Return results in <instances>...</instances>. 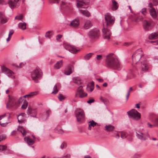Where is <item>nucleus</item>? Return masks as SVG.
<instances>
[{"label":"nucleus","mask_w":158,"mask_h":158,"mask_svg":"<svg viewBox=\"0 0 158 158\" xmlns=\"http://www.w3.org/2000/svg\"><path fill=\"white\" fill-rule=\"evenodd\" d=\"M148 127L150 128H153L156 127L155 124L154 123L153 124H151L149 123H147Z\"/></svg>","instance_id":"obj_45"},{"label":"nucleus","mask_w":158,"mask_h":158,"mask_svg":"<svg viewBox=\"0 0 158 158\" xmlns=\"http://www.w3.org/2000/svg\"><path fill=\"white\" fill-rule=\"evenodd\" d=\"M94 102V100L93 99H89V101H87V102L88 104H90L91 103Z\"/></svg>","instance_id":"obj_53"},{"label":"nucleus","mask_w":158,"mask_h":158,"mask_svg":"<svg viewBox=\"0 0 158 158\" xmlns=\"http://www.w3.org/2000/svg\"><path fill=\"white\" fill-rule=\"evenodd\" d=\"M58 90L57 88V87L56 85H55L53 88V91L52 92V93L56 94L58 92Z\"/></svg>","instance_id":"obj_40"},{"label":"nucleus","mask_w":158,"mask_h":158,"mask_svg":"<svg viewBox=\"0 0 158 158\" xmlns=\"http://www.w3.org/2000/svg\"><path fill=\"white\" fill-rule=\"evenodd\" d=\"M62 35H58L56 36V40H58L59 39H60L62 37Z\"/></svg>","instance_id":"obj_58"},{"label":"nucleus","mask_w":158,"mask_h":158,"mask_svg":"<svg viewBox=\"0 0 158 158\" xmlns=\"http://www.w3.org/2000/svg\"><path fill=\"white\" fill-rule=\"evenodd\" d=\"M153 123L155 124L156 127H158V118H156L154 121Z\"/></svg>","instance_id":"obj_52"},{"label":"nucleus","mask_w":158,"mask_h":158,"mask_svg":"<svg viewBox=\"0 0 158 158\" xmlns=\"http://www.w3.org/2000/svg\"><path fill=\"white\" fill-rule=\"evenodd\" d=\"M5 136L3 135H0V142L2 141L3 139H5Z\"/></svg>","instance_id":"obj_55"},{"label":"nucleus","mask_w":158,"mask_h":158,"mask_svg":"<svg viewBox=\"0 0 158 158\" xmlns=\"http://www.w3.org/2000/svg\"><path fill=\"white\" fill-rule=\"evenodd\" d=\"M94 82L93 81H92L91 83H89L87 85V91L92 92L94 89Z\"/></svg>","instance_id":"obj_20"},{"label":"nucleus","mask_w":158,"mask_h":158,"mask_svg":"<svg viewBox=\"0 0 158 158\" xmlns=\"http://www.w3.org/2000/svg\"><path fill=\"white\" fill-rule=\"evenodd\" d=\"M25 114H20L18 116V121L19 123H25L26 122V120L24 119V116Z\"/></svg>","instance_id":"obj_23"},{"label":"nucleus","mask_w":158,"mask_h":158,"mask_svg":"<svg viewBox=\"0 0 158 158\" xmlns=\"http://www.w3.org/2000/svg\"><path fill=\"white\" fill-rule=\"evenodd\" d=\"M63 62L62 60H60L58 61L54 65V68L56 69H60L62 66Z\"/></svg>","instance_id":"obj_25"},{"label":"nucleus","mask_w":158,"mask_h":158,"mask_svg":"<svg viewBox=\"0 0 158 158\" xmlns=\"http://www.w3.org/2000/svg\"><path fill=\"white\" fill-rule=\"evenodd\" d=\"M70 5L69 4L65 3L64 2H62L60 5V6L62 8H65L68 9H70Z\"/></svg>","instance_id":"obj_35"},{"label":"nucleus","mask_w":158,"mask_h":158,"mask_svg":"<svg viewBox=\"0 0 158 158\" xmlns=\"http://www.w3.org/2000/svg\"><path fill=\"white\" fill-rule=\"evenodd\" d=\"M121 137L122 139H124L126 138L127 137L126 133L124 132H121Z\"/></svg>","instance_id":"obj_47"},{"label":"nucleus","mask_w":158,"mask_h":158,"mask_svg":"<svg viewBox=\"0 0 158 158\" xmlns=\"http://www.w3.org/2000/svg\"><path fill=\"white\" fill-rule=\"evenodd\" d=\"M73 65H69L65 69L64 72V74L66 75H69L73 72Z\"/></svg>","instance_id":"obj_15"},{"label":"nucleus","mask_w":158,"mask_h":158,"mask_svg":"<svg viewBox=\"0 0 158 158\" xmlns=\"http://www.w3.org/2000/svg\"><path fill=\"white\" fill-rule=\"evenodd\" d=\"M75 114L76 116V117L77 121L78 122V121H79V115H78L79 114V110L78 109H77L76 110L75 112Z\"/></svg>","instance_id":"obj_43"},{"label":"nucleus","mask_w":158,"mask_h":158,"mask_svg":"<svg viewBox=\"0 0 158 158\" xmlns=\"http://www.w3.org/2000/svg\"><path fill=\"white\" fill-rule=\"evenodd\" d=\"M99 35V31L96 29H93L88 33L89 37L91 39H94L98 37Z\"/></svg>","instance_id":"obj_9"},{"label":"nucleus","mask_w":158,"mask_h":158,"mask_svg":"<svg viewBox=\"0 0 158 158\" xmlns=\"http://www.w3.org/2000/svg\"><path fill=\"white\" fill-rule=\"evenodd\" d=\"M81 88V86H80V98H83L86 97L87 95V94L84 92L83 90Z\"/></svg>","instance_id":"obj_32"},{"label":"nucleus","mask_w":158,"mask_h":158,"mask_svg":"<svg viewBox=\"0 0 158 158\" xmlns=\"http://www.w3.org/2000/svg\"><path fill=\"white\" fill-rule=\"evenodd\" d=\"M58 133L59 134H63L64 133V131L61 129H59L58 130Z\"/></svg>","instance_id":"obj_54"},{"label":"nucleus","mask_w":158,"mask_h":158,"mask_svg":"<svg viewBox=\"0 0 158 158\" xmlns=\"http://www.w3.org/2000/svg\"><path fill=\"white\" fill-rule=\"evenodd\" d=\"M130 95V94H129V92H127V94L126 95V101L128 100Z\"/></svg>","instance_id":"obj_63"},{"label":"nucleus","mask_w":158,"mask_h":158,"mask_svg":"<svg viewBox=\"0 0 158 158\" xmlns=\"http://www.w3.org/2000/svg\"><path fill=\"white\" fill-rule=\"evenodd\" d=\"M79 87H78L77 89V93L75 95V97H77L78 96V95H79Z\"/></svg>","instance_id":"obj_60"},{"label":"nucleus","mask_w":158,"mask_h":158,"mask_svg":"<svg viewBox=\"0 0 158 158\" xmlns=\"http://www.w3.org/2000/svg\"><path fill=\"white\" fill-rule=\"evenodd\" d=\"M23 17V15H21L19 16H17L15 18V19H17L19 20H21L22 19Z\"/></svg>","instance_id":"obj_46"},{"label":"nucleus","mask_w":158,"mask_h":158,"mask_svg":"<svg viewBox=\"0 0 158 158\" xmlns=\"http://www.w3.org/2000/svg\"><path fill=\"white\" fill-rule=\"evenodd\" d=\"M73 82L77 85H78L79 82V78L77 77H74L73 79Z\"/></svg>","instance_id":"obj_41"},{"label":"nucleus","mask_w":158,"mask_h":158,"mask_svg":"<svg viewBox=\"0 0 158 158\" xmlns=\"http://www.w3.org/2000/svg\"><path fill=\"white\" fill-rule=\"evenodd\" d=\"M93 24L91 21L89 20H87L85 22L83 27L85 29H88L91 28Z\"/></svg>","instance_id":"obj_18"},{"label":"nucleus","mask_w":158,"mask_h":158,"mask_svg":"<svg viewBox=\"0 0 158 158\" xmlns=\"http://www.w3.org/2000/svg\"><path fill=\"white\" fill-rule=\"evenodd\" d=\"M17 129L19 131H20L21 133L23 136L26 135L27 132L23 127L19 126L18 127Z\"/></svg>","instance_id":"obj_24"},{"label":"nucleus","mask_w":158,"mask_h":158,"mask_svg":"<svg viewBox=\"0 0 158 158\" xmlns=\"http://www.w3.org/2000/svg\"><path fill=\"white\" fill-rule=\"evenodd\" d=\"M58 98L60 101H62L65 99V97L62 94H60L58 96Z\"/></svg>","instance_id":"obj_37"},{"label":"nucleus","mask_w":158,"mask_h":158,"mask_svg":"<svg viewBox=\"0 0 158 158\" xmlns=\"http://www.w3.org/2000/svg\"><path fill=\"white\" fill-rule=\"evenodd\" d=\"M143 28L145 31H148L150 30L151 28L150 27L151 23L147 20H144L143 21Z\"/></svg>","instance_id":"obj_16"},{"label":"nucleus","mask_w":158,"mask_h":158,"mask_svg":"<svg viewBox=\"0 0 158 158\" xmlns=\"http://www.w3.org/2000/svg\"><path fill=\"white\" fill-rule=\"evenodd\" d=\"M136 135L139 139L143 140H145L146 139V137L142 133H140L139 134H137Z\"/></svg>","instance_id":"obj_36"},{"label":"nucleus","mask_w":158,"mask_h":158,"mask_svg":"<svg viewBox=\"0 0 158 158\" xmlns=\"http://www.w3.org/2000/svg\"><path fill=\"white\" fill-rule=\"evenodd\" d=\"M7 147L4 145H0V151H3L6 150Z\"/></svg>","instance_id":"obj_48"},{"label":"nucleus","mask_w":158,"mask_h":158,"mask_svg":"<svg viewBox=\"0 0 158 158\" xmlns=\"http://www.w3.org/2000/svg\"><path fill=\"white\" fill-rule=\"evenodd\" d=\"M7 19L4 13L0 12V22L1 24H4L6 23Z\"/></svg>","instance_id":"obj_17"},{"label":"nucleus","mask_w":158,"mask_h":158,"mask_svg":"<svg viewBox=\"0 0 158 158\" xmlns=\"http://www.w3.org/2000/svg\"><path fill=\"white\" fill-rule=\"evenodd\" d=\"M85 117V114L84 110L80 109V121L81 120H84Z\"/></svg>","instance_id":"obj_31"},{"label":"nucleus","mask_w":158,"mask_h":158,"mask_svg":"<svg viewBox=\"0 0 158 158\" xmlns=\"http://www.w3.org/2000/svg\"><path fill=\"white\" fill-rule=\"evenodd\" d=\"M96 58L98 60H101L102 58V56L101 55H97Z\"/></svg>","instance_id":"obj_50"},{"label":"nucleus","mask_w":158,"mask_h":158,"mask_svg":"<svg viewBox=\"0 0 158 158\" xmlns=\"http://www.w3.org/2000/svg\"><path fill=\"white\" fill-rule=\"evenodd\" d=\"M50 31H48L45 34L46 37L49 38H50L51 36L50 35Z\"/></svg>","instance_id":"obj_51"},{"label":"nucleus","mask_w":158,"mask_h":158,"mask_svg":"<svg viewBox=\"0 0 158 158\" xmlns=\"http://www.w3.org/2000/svg\"><path fill=\"white\" fill-rule=\"evenodd\" d=\"M106 66L113 69H119L121 68L120 63L117 57L113 53L107 55L105 60Z\"/></svg>","instance_id":"obj_1"},{"label":"nucleus","mask_w":158,"mask_h":158,"mask_svg":"<svg viewBox=\"0 0 158 158\" xmlns=\"http://www.w3.org/2000/svg\"><path fill=\"white\" fill-rule=\"evenodd\" d=\"M10 117V115L8 113L0 115V125L2 127L6 126L9 123V119Z\"/></svg>","instance_id":"obj_4"},{"label":"nucleus","mask_w":158,"mask_h":158,"mask_svg":"<svg viewBox=\"0 0 158 158\" xmlns=\"http://www.w3.org/2000/svg\"><path fill=\"white\" fill-rule=\"evenodd\" d=\"M8 97H9V101L6 104V108L7 109L13 106L16 103V100L15 97H10L9 95H8Z\"/></svg>","instance_id":"obj_11"},{"label":"nucleus","mask_w":158,"mask_h":158,"mask_svg":"<svg viewBox=\"0 0 158 158\" xmlns=\"http://www.w3.org/2000/svg\"><path fill=\"white\" fill-rule=\"evenodd\" d=\"M79 25V19L78 18L75 19L70 23V26L77 27Z\"/></svg>","instance_id":"obj_21"},{"label":"nucleus","mask_w":158,"mask_h":158,"mask_svg":"<svg viewBox=\"0 0 158 158\" xmlns=\"http://www.w3.org/2000/svg\"><path fill=\"white\" fill-rule=\"evenodd\" d=\"M101 100L103 102L104 104H105V101L106 100L104 99L102 97H101L100 98Z\"/></svg>","instance_id":"obj_62"},{"label":"nucleus","mask_w":158,"mask_h":158,"mask_svg":"<svg viewBox=\"0 0 158 158\" xmlns=\"http://www.w3.org/2000/svg\"><path fill=\"white\" fill-rule=\"evenodd\" d=\"M97 124V123L95 122L94 121L92 120L91 121H90L89 122V127L88 129L89 130H91V127H94Z\"/></svg>","instance_id":"obj_34"},{"label":"nucleus","mask_w":158,"mask_h":158,"mask_svg":"<svg viewBox=\"0 0 158 158\" xmlns=\"http://www.w3.org/2000/svg\"><path fill=\"white\" fill-rule=\"evenodd\" d=\"M158 38V32H156L152 33L149 36V38L150 40L156 39Z\"/></svg>","instance_id":"obj_26"},{"label":"nucleus","mask_w":158,"mask_h":158,"mask_svg":"<svg viewBox=\"0 0 158 158\" xmlns=\"http://www.w3.org/2000/svg\"><path fill=\"white\" fill-rule=\"evenodd\" d=\"M38 94L37 91H35L30 93L29 94L24 95L23 97L25 98L28 97V98H30L34 96L37 95Z\"/></svg>","instance_id":"obj_27"},{"label":"nucleus","mask_w":158,"mask_h":158,"mask_svg":"<svg viewBox=\"0 0 158 158\" xmlns=\"http://www.w3.org/2000/svg\"><path fill=\"white\" fill-rule=\"evenodd\" d=\"M14 31L13 30H11L9 32V36L11 37V35H12L14 33Z\"/></svg>","instance_id":"obj_59"},{"label":"nucleus","mask_w":158,"mask_h":158,"mask_svg":"<svg viewBox=\"0 0 158 158\" xmlns=\"http://www.w3.org/2000/svg\"><path fill=\"white\" fill-rule=\"evenodd\" d=\"M143 55V52L141 49H139L135 51L134 54L132 56L133 64L134 66L137 65V62L140 60Z\"/></svg>","instance_id":"obj_3"},{"label":"nucleus","mask_w":158,"mask_h":158,"mask_svg":"<svg viewBox=\"0 0 158 158\" xmlns=\"http://www.w3.org/2000/svg\"><path fill=\"white\" fill-rule=\"evenodd\" d=\"M66 146V144L64 143H63L61 144L60 148L61 149H63L64 147Z\"/></svg>","instance_id":"obj_56"},{"label":"nucleus","mask_w":158,"mask_h":158,"mask_svg":"<svg viewBox=\"0 0 158 158\" xmlns=\"http://www.w3.org/2000/svg\"><path fill=\"white\" fill-rule=\"evenodd\" d=\"M42 73L39 69H35L31 72V77L35 82L37 83L38 80L41 78L42 76Z\"/></svg>","instance_id":"obj_5"},{"label":"nucleus","mask_w":158,"mask_h":158,"mask_svg":"<svg viewBox=\"0 0 158 158\" xmlns=\"http://www.w3.org/2000/svg\"><path fill=\"white\" fill-rule=\"evenodd\" d=\"M1 69L2 71L6 74L8 77L11 78L15 77L13 72L5 66H2Z\"/></svg>","instance_id":"obj_13"},{"label":"nucleus","mask_w":158,"mask_h":158,"mask_svg":"<svg viewBox=\"0 0 158 158\" xmlns=\"http://www.w3.org/2000/svg\"><path fill=\"white\" fill-rule=\"evenodd\" d=\"M103 29L102 30L103 37L105 40L109 41L111 35V32L108 27H105L104 23L103 24Z\"/></svg>","instance_id":"obj_8"},{"label":"nucleus","mask_w":158,"mask_h":158,"mask_svg":"<svg viewBox=\"0 0 158 158\" xmlns=\"http://www.w3.org/2000/svg\"><path fill=\"white\" fill-rule=\"evenodd\" d=\"M24 139L27 143L29 145H33L35 143V140L31 139L29 136L25 137Z\"/></svg>","instance_id":"obj_19"},{"label":"nucleus","mask_w":158,"mask_h":158,"mask_svg":"<svg viewBox=\"0 0 158 158\" xmlns=\"http://www.w3.org/2000/svg\"><path fill=\"white\" fill-rule=\"evenodd\" d=\"M105 130L109 131H113L114 129V127L112 125H107L105 126Z\"/></svg>","instance_id":"obj_29"},{"label":"nucleus","mask_w":158,"mask_h":158,"mask_svg":"<svg viewBox=\"0 0 158 158\" xmlns=\"http://www.w3.org/2000/svg\"><path fill=\"white\" fill-rule=\"evenodd\" d=\"M28 106V102L26 101H24L23 104L21 106V108L23 109H26Z\"/></svg>","instance_id":"obj_39"},{"label":"nucleus","mask_w":158,"mask_h":158,"mask_svg":"<svg viewBox=\"0 0 158 158\" xmlns=\"http://www.w3.org/2000/svg\"><path fill=\"white\" fill-rule=\"evenodd\" d=\"M25 64V63H24L23 62H21L19 64V65H17L16 64H13V65L15 66H16V67H17V68H21L23 67L24 65Z\"/></svg>","instance_id":"obj_42"},{"label":"nucleus","mask_w":158,"mask_h":158,"mask_svg":"<svg viewBox=\"0 0 158 158\" xmlns=\"http://www.w3.org/2000/svg\"><path fill=\"white\" fill-rule=\"evenodd\" d=\"M26 25L27 24L25 23H20L18 24V27L19 28L24 30L26 28Z\"/></svg>","instance_id":"obj_33"},{"label":"nucleus","mask_w":158,"mask_h":158,"mask_svg":"<svg viewBox=\"0 0 158 158\" xmlns=\"http://www.w3.org/2000/svg\"><path fill=\"white\" fill-rule=\"evenodd\" d=\"M131 44V43H129V42H125L123 44V45L124 46H129V45H130Z\"/></svg>","instance_id":"obj_57"},{"label":"nucleus","mask_w":158,"mask_h":158,"mask_svg":"<svg viewBox=\"0 0 158 158\" xmlns=\"http://www.w3.org/2000/svg\"><path fill=\"white\" fill-rule=\"evenodd\" d=\"M89 3V0H80V9L87 8ZM80 12L83 15L87 17H89L90 16V12L87 10L80 9Z\"/></svg>","instance_id":"obj_2"},{"label":"nucleus","mask_w":158,"mask_h":158,"mask_svg":"<svg viewBox=\"0 0 158 158\" xmlns=\"http://www.w3.org/2000/svg\"><path fill=\"white\" fill-rule=\"evenodd\" d=\"M149 12L151 16L154 19L157 17V14L155 9L154 8H151L149 10Z\"/></svg>","instance_id":"obj_22"},{"label":"nucleus","mask_w":158,"mask_h":158,"mask_svg":"<svg viewBox=\"0 0 158 158\" xmlns=\"http://www.w3.org/2000/svg\"><path fill=\"white\" fill-rule=\"evenodd\" d=\"M153 5L152 3H150L149 4V6L151 7V8H153L152 7Z\"/></svg>","instance_id":"obj_64"},{"label":"nucleus","mask_w":158,"mask_h":158,"mask_svg":"<svg viewBox=\"0 0 158 158\" xmlns=\"http://www.w3.org/2000/svg\"><path fill=\"white\" fill-rule=\"evenodd\" d=\"M51 111L50 110H47L46 112V114L47 115H48V116L51 114Z\"/></svg>","instance_id":"obj_61"},{"label":"nucleus","mask_w":158,"mask_h":158,"mask_svg":"<svg viewBox=\"0 0 158 158\" xmlns=\"http://www.w3.org/2000/svg\"><path fill=\"white\" fill-rule=\"evenodd\" d=\"M64 48L72 53H75L79 51V50L77 49L74 46L69 44H65L64 45Z\"/></svg>","instance_id":"obj_14"},{"label":"nucleus","mask_w":158,"mask_h":158,"mask_svg":"<svg viewBox=\"0 0 158 158\" xmlns=\"http://www.w3.org/2000/svg\"><path fill=\"white\" fill-rule=\"evenodd\" d=\"M105 18L106 21L103 23V24L104 23L106 27H108V25H112L114 23L115 19L114 17L111 16L110 13H107L105 15Z\"/></svg>","instance_id":"obj_6"},{"label":"nucleus","mask_w":158,"mask_h":158,"mask_svg":"<svg viewBox=\"0 0 158 158\" xmlns=\"http://www.w3.org/2000/svg\"><path fill=\"white\" fill-rule=\"evenodd\" d=\"M93 55V53H89L86 54L84 58L85 60H89Z\"/></svg>","instance_id":"obj_38"},{"label":"nucleus","mask_w":158,"mask_h":158,"mask_svg":"<svg viewBox=\"0 0 158 158\" xmlns=\"http://www.w3.org/2000/svg\"><path fill=\"white\" fill-rule=\"evenodd\" d=\"M8 4L11 9H13L19 6L20 1L19 0H8Z\"/></svg>","instance_id":"obj_12"},{"label":"nucleus","mask_w":158,"mask_h":158,"mask_svg":"<svg viewBox=\"0 0 158 158\" xmlns=\"http://www.w3.org/2000/svg\"><path fill=\"white\" fill-rule=\"evenodd\" d=\"M129 116L134 120H138L141 118L140 114L135 109H132L127 112Z\"/></svg>","instance_id":"obj_7"},{"label":"nucleus","mask_w":158,"mask_h":158,"mask_svg":"<svg viewBox=\"0 0 158 158\" xmlns=\"http://www.w3.org/2000/svg\"><path fill=\"white\" fill-rule=\"evenodd\" d=\"M141 13L143 15H146L147 13V9L146 8H143L141 10Z\"/></svg>","instance_id":"obj_44"},{"label":"nucleus","mask_w":158,"mask_h":158,"mask_svg":"<svg viewBox=\"0 0 158 158\" xmlns=\"http://www.w3.org/2000/svg\"><path fill=\"white\" fill-rule=\"evenodd\" d=\"M112 9L113 10H116L118 8V4L116 1L114 0H112Z\"/></svg>","instance_id":"obj_28"},{"label":"nucleus","mask_w":158,"mask_h":158,"mask_svg":"<svg viewBox=\"0 0 158 158\" xmlns=\"http://www.w3.org/2000/svg\"><path fill=\"white\" fill-rule=\"evenodd\" d=\"M59 0H49L50 3H58Z\"/></svg>","instance_id":"obj_49"},{"label":"nucleus","mask_w":158,"mask_h":158,"mask_svg":"<svg viewBox=\"0 0 158 158\" xmlns=\"http://www.w3.org/2000/svg\"><path fill=\"white\" fill-rule=\"evenodd\" d=\"M28 114H31V116L34 117H35L36 116V112L35 110L28 108Z\"/></svg>","instance_id":"obj_30"},{"label":"nucleus","mask_w":158,"mask_h":158,"mask_svg":"<svg viewBox=\"0 0 158 158\" xmlns=\"http://www.w3.org/2000/svg\"><path fill=\"white\" fill-rule=\"evenodd\" d=\"M149 67V65L146 60H145L141 62L140 68L143 73L147 71Z\"/></svg>","instance_id":"obj_10"}]
</instances>
